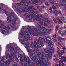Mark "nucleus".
Returning a JSON list of instances; mask_svg holds the SVG:
<instances>
[{
	"label": "nucleus",
	"instance_id": "obj_28",
	"mask_svg": "<svg viewBox=\"0 0 66 66\" xmlns=\"http://www.w3.org/2000/svg\"><path fill=\"white\" fill-rule=\"evenodd\" d=\"M9 65H10V64L6 63V64L4 65V62H3V65L4 66H9Z\"/></svg>",
	"mask_w": 66,
	"mask_h": 66
},
{
	"label": "nucleus",
	"instance_id": "obj_29",
	"mask_svg": "<svg viewBox=\"0 0 66 66\" xmlns=\"http://www.w3.org/2000/svg\"><path fill=\"white\" fill-rule=\"evenodd\" d=\"M38 45H34V47L35 48H36L37 49H38Z\"/></svg>",
	"mask_w": 66,
	"mask_h": 66
},
{
	"label": "nucleus",
	"instance_id": "obj_19",
	"mask_svg": "<svg viewBox=\"0 0 66 66\" xmlns=\"http://www.w3.org/2000/svg\"><path fill=\"white\" fill-rule=\"evenodd\" d=\"M40 28H41V29H43V30H44V32H46V31H47V30H48L46 28H45L44 27H40Z\"/></svg>",
	"mask_w": 66,
	"mask_h": 66
},
{
	"label": "nucleus",
	"instance_id": "obj_13",
	"mask_svg": "<svg viewBox=\"0 0 66 66\" xmlns=\"http://www.w3.org/2000/svg\"><path fill=\"white\" fill-rule=\"evenodd\" d=\"M32 7H33V6H31L29 7L28 8L27 10H26L27 11V12H28L29 11H32Z\"/></svg>",
	"mask_w": 66,
	"mask_h": 66
},
{
	"label": "nucleus",
	"instance_id": "obj_7",
	"mask_svg": "<svg viewBox=\"0 0 66 66\" xmlns=\"http://www.w3.org/2000/svg\"><path fill=\"white\" fill-rule=\"evenodd\" d=\"M35 33L36 32L40 36H41L42 35L41 33H43L44 32V30L41 29H38L37 28H35Z\"/></svg>",
	"mask_w": 66,
	"mask_h": 66
},
{
	"label": "nucleus",
	"instance_id": "obj_40",
	"mask_svg": "<svg viewBox=\"0 0 66 66\" xmlns=\"http://www.w3.org/2000/svg\"><path fill=\"white\" fill-rule=\"evenodd\" d=\"M49 56V57H52V54H49V53H48V55Z\"/></svg>",
	"mask_w": 66,
	"mask_h": 66
},
{
	"label": "nucleus",
	"instance_id": "obj_55",
	"mask_svg": "<svg viewBox=\"0 0 66 66\" xmlns=\"http://www.w3.org/2000/svg\"><path fill=\"white\" fill-rule=\"evenodd\" d=\"M33 53H30V55H31V56H33Z\"/></svg>",
	"mask_w": 66,
	"mask_h": 66
},
{
	"label": "nucleus",
	"instance_id": "obj_60",
	"mask_svg": "<svg viewBox=\"0 0 66 66\" xmlns=\"http://www.w3.org/2000/svg\"><path fill=\"white\" fill-rule=\"evenodd\" d=\"M44 26L45 27H47L48 26V25L47 24L45 23L44 24Z\"/></svg>",
	"mask_w": 66,
	"mask_h": 66
},
{
	"label": "nucleus",
	"instance_id": "obj_44",
	"mask_svg": "<svg viewBox=\"0 0 66 66\" xmlns=\"http://www.w3.org/2000/svg\"><path fill=\"white\" fill-rule=\"evenodd\" d=\"M50 2L51 3H52V4H53L54 3L53 1L52 0H50Z\"/></svg>",
	"mask_w": 66,
	"mask_h": 66
},
{
	"label": "nucleus",
	"instance_id": "obj_16",
	"mask_svg": "<svg viewBox=\"0 0 66 66\" xmlns=\"http://www.w3.org/2000/svg\"><path fill=\"white\" fill-rule=\"evenodd\" d=\"M11 18L10 16H8V18H7V23H10V22H11Z\"/></svg>",
	"mask_w": 66,
	"mask_h": 66
},
{
	"label": "nucleus",
	"instance_id": "obj_53",
	"mask_svg": "<svg viewBox=\"0 0 66 66\" xmlns=\"http://www.w3.org/2000/svg\"><path fill=\"white\" fill-rule=\"evenodd\" d=\"M37 9H41V7L40 6H37Z\"/></svg>",
	"mask_w": 66,
	"mask_h": 66
},
{
	"label": "nucleus",
	"instance_id": "obj_5",
	"mask_svg": "<svg viewBox=\"0 0 66 66\" xmlns=\"http://www.w3.org/2000/svg\"><path fill=\"white\" fill-rule=\"evenodd\" d=\"M27 27L28 28L27 29L28 30V31H29V33H30V34H29V33H28L27 32L25 31H24V32L23 31H21V32L23 33L22 34H24L26 35L27 36H30V35H31L32 31L30 29H30V27L29 26H27Z\"/></svg>",
	"mask_w": 66,
	"mask_h": 66
},
{
	"label": "nucleus",
	"instance_id": "obj_21",
	"mask_svg": "<svg viewBox=\"0 0 66 66\" xmlns=\"http://www.w3.org/2000/svg\"><path fill=\"white\" fill-rule=\"evenodd\" d=\"M25 3V2L24 1H21L20 2V3H21V5H24V3Z\"/></svg>",
	"mask_w": 66,
	"mask_h": 66
},
{
	"label": "nucleus",
	"instance_id": "obj_14",
	"mask_svg": "<svg viewBox=\"0 0 66 66\" xmlns=\"http://www.w3.org/2000/svg\"><path fill=\"white\" fill-rule=\"evenodd\" d=\"M27 65L28 66H33L32 65H33V63L31 62L30 61L27 62Z\"/></svg>",
	"mask_w": 66,
	"mask_h": 66
},
{
	"label": "nucleus",
	"instance_id": "obj_31",
	"mask_svg": "<svg viewBox=\"0 0 66 66\" xmlns=\"http://www.w3.org/2000/svg\"><path fill=\"white\" fill-rule=\"evenodd\" d=\"M47 33H48L49 34L50 33V32L51 31V29H50V30H47Z\"/></svg>",
	"mask_w": 66,
	"mask_h": 66
},
{
	"label": "nucleus",
	"instance_id": "obj_58",
	"mask_svg": "<svg viewBox=\"0 0 66 66\" xmlns=\"http://www.w3.org/2000/svg\"><path fill=\"white\" fill-rule=\"evenodd\" d=\"M48 38H49V39H50L51 40V39H52L51 38V37L50 36H48Z\"/></svg>",
	"mask_w": 66,
	"mask_h": 66
},
{
	"label": "nucleus",
	"instance_id": "obj_59",
	"mask_svg": "<svg viewBox=\"0 0 66 66\" xmlns=\"http://www.w3.org/2000/svg\"><path fill=\"white\" fill-rule=\"evenodd\" d=\"M64 52H62L60 54H61V55H63L64 54Z\"/></svg>",
	"mask_w": 66,
	"mask_h": 66
},
{
	"label": "nucleus",
	"instance_id": "obj_37",
	"mask_svg": "<svg viewBox=\"0 0 66 66\" xmlns=\"http://www.w3.org/2000/svg\"><path fill=\"white\" fill-rule=\"evenodd\" d=\"M53 20L55 22V23H56V22H57V21H56V19H53Z\"/></svg>",
	"mask_w": 66,
	"mask_h": 66
},
{
	"label": "nucleus",
	"instance_id": "obj_62",
	"mask_svg": "<svg viewBox=\"0 0 66 66\" xmlns=\"http://www.w3.org/2000/svg\"><path fill=\"white\" fill-rule=\"evenodd\" d=\"M7 28L8 30H10V27L9 26H7Z\"/></svg>",
	"mask_w": 66,
	"mask_h": 66
},
{
	"label": "nucleus",
	"instance_id": "obj_47",
	"mask_svg": "<svg viewBox=\"0 0 66 66\" xmlns=\"http://www.w3.org/2000/svg\"><path fill=\"white\" fill-rule=\"evenodd\" d=\"M25 48H26V49H30V47L29 46H25Z\"/></svg>",
	"mask_w": 66,
	"mask_h": 66
},
{
	"label": "nucleus",
	"instance_id": "obj_12",
	"mask_svg": "<svg viewBox=\"0 0 66 66\" xmlns=\"http://www.w3.org/2000/svg\"><path fill=\"white\" fill-rule=\"evenodd\" d=\"M34 43L35 45H43V43L42 41L41 42H40L35 41L34 42Z\"/></svg>",
	"mask_w": 66,
	"mask_h": 66
},
{
	"label": "nucleus",
	"instance_id": "obj_27",
	"mask_svg": "<svg viewBox=\"0 0 66 66\" xmlns=\"http://www.w3.org/2000/svg\"><path fill=\"white\" fill-rule=\"evenodd\" d=\"M61 5H62V6H66V4H65L64 3H62L61 4Z\"/></svg>",
	"mask_w": 66,
	"mask_h": 66
},
{
	"label": "nucleus",
	"instance_id": "obj_56",
	"mask_svg": "<svg viewBox=\"0 0 66 66\" xmlns=\"http://www.w3.org/2000/svg\"><path fill=\"white\" fill-rule=\"evenodd\" d=\"M42 24L40 23H39L38 24V26H40L41 25H42Z\"/></svg>",
	"mask_w": 66,
	"mask_h": 66
},
{
	"label": "nucleus",
	"instance_id": "obj_20",
	"mask_svg": "<svg viewBox=\"0 0 66 66\" xmlns=\"http://www.w3.org/2000/svg\"><path fill=\"white\" fill-rule=\"evenodd\" d=\"M55 5L56 6V8L57 9H59L60 7V5L59 4H55Z\"/></svg>",
	"mask_w": 66,
	"mask_h": 66
},
{
	"label": "nucleus",
	"instance_id": "obj_52",
	"mask_svg": "<svg viewBox=\"0 0 66 66\" xmlns=\"http://www.w3.org/2000/svg\"><path fill=\"white\" fill-rule=\"evenodd\" d=\"M15 60L17 62H18V61L19 60L18 59V58L17 57H16L15 58Z\"/></svg>",
	"mask_w": 66,
	"mask_h": 66
},
{
	"label": "nucleus",
	"instance_id": "obj_46",
	"mask_svg": "<svg viewBox=\"0 0 66 66\" xmlns=\"http://www.w3.org/2000/svg\"><path fill=\"white\" fill-rule=\"evenodd\" d=\"M50 12L51 13H52V14H55V12L53 11H51Z\"/></svg>",
	"mask_w": 66,
	"mask_h": 66
},
{
	"label": "nucleus",
	"instance_id": "obj_11",
	"mask_svg": "<svg viewBox=\"0 0 66 66\" xmlns=\"http://www.w3.org/2000/svg\"><path fill=\"white\" fill-rule=\"evenodd\" d=\"M31 1H28V3H33L34 4H35V3H38V1L37 0H32Z\"/></svg>",
	"mask_w": 66,
	"mask_h": 66
},
{
	"label": "nucleus",
	"instance_id": "obj_9",
	"mask_svg": "<svg viewBox=\"0 0 66 66\" xmlns=\"http://www.w3.org/2000/svg\"><path fill=\"white\" fill-rule=\"evenodd\" d=\"M10 26L11 27L12 30L15 29V27L14 26H16V21H13L12 23L10 24Z\"/></svg>",
	"mask_w": 66,
	"mask_h": 66
},
{
	"label": "nucleus",
	"instance_id": "obj_33",
	"mask_svg": "<svg viewBox=\"0 0 66 66\" xmlns=\"http://www.w3.org/2000/svg\"><path fill=\"white\" fill-rule=\"evenodd\" d=\"M52 7H51V9H52V7H53V9H56V7H55V6L54 5H53L52 6Z\"/></svg>",
	"mask_w": 66,
	"mask_h": 66
},
{
	"label": "nucleus",
	"instance_id": "obj_64",
	"mask_svg": "<svg viewBox=\"0 0 66 66\" xmlns=\"http://www.w3.org/2000/svg\"><path fill=\"white\" fill-rule=\"evenodd\" d=\"M48 20V19L46 18L45 19V21L46 22H47Z\"/></svg>",
	"mask_w": 66,
	"mask_h": 66
},
{
	"label": "nucleus",
	"instance_id": "obj_30",
	"mask_svg": "<svg viewBox=\"0 0 66 66\" xmlns=\"http://www.w3.org/2000/svg\"><path fill=\"white\" fill-rule=\"evenodd\" d=\"M29 60H32V61H34V58H31V57H29Z\"/></svg>",
	"mask_w": 66,
	"mask_h": 66
},
{
	"label": "nucleus",
	"instance_id": "obj_18",
	"mask_svg": "<svg viewBox=\"0 0 66 66\" xmlns=\"http://www.w3.org/2000/svg\"><path fill=\"white\" fill-rule=\"evenodd\" d=\"M44 51L45 53L46 54L49 53H52V52H50L49 51H47V50L46 49H44Z\"/></svg>",
	"mask_w": 66,
	"mask_h": 66
},
{
	"label": "nucleus",
	"instance_id": "obj_26",
	"mask_svg": "<svg viewBox=\"0 0 66 66\" xmlns=\"http://www.w3.org/2000/svg\"><path fill=\"white\" fill-rule=\"evenodd\" d=\"M58 39H59V40H60V39H62V40H63V41H64L65 40V39L64 38H62L61 37L59 38Z\"/></svg>",
	"mask_w": 66,
	"mask_h": 66
},
{
	"label": "nucleus",
	"instance_id": "obj_57",
	"mask_svg": "<svg viewBox=\"0 0 66 66\" xmlns=\"http://www.w3.org/2000/svg\"><path fill=\"white\" fill-rule=\"evenodd\" d=\"M33 51H34L32 49H30V52H33Z\"/></svg>",
	"mask_w": 66,
	"mask_h": 66
},
{
	"label": "nucleus",
	"instance_id": "obj_48",
	"mask_svg": "<svg viewBox=\"0 0 66 66\" xmlns=\"http://www.w3.org/2000/svg\"><path fill=\"white\" fill-rule=\"evenodd\" d=\"M54 12H56V13H58V11L57 10H54Z\"/></svg>",
	"mask_w": 66,
	"mask_h": 66
},
{
	"label": "nucleus",
	"instance_id": "obj_22",
	"mask_svg": "<svg viewBox=\"0 0 66 66\" xmlns=\"http://www.w3.org/2000/svg\"><path fill=\"white\" fill-rule=\"evenodd\" d=\"M47 23L49 25H51L52 23V21H49V20H47Z\"/></svg>",
	"mask_w": 66,
	"mask_h": 66
},
{
	"label": "nucleus",
	"instance_id": "obj_32",
	"mask_svg": "<svg viewBox=\"0 0 66 66\" xmlns=\"http://www.w3.org/2000/svg\"><path fill=\"white\" fill-rule=\"evenodd\" d=\"M42 42H46V39L42 38Z\"/></svg>",
	"mask_w": 66,
	"mask_h": 66
},
{
	"label": "nucleus",
	"instance_id": "obj_8",
	"mask_svg": "<svg viewBox=\"0 0 66 66\" xmlns=\"http://www.w3.org/2000/svg\"><path fill=\"white\" fill-rule=\"evenodd\" d=\"M4 12H5V13L7 16H9L10 17V18H12L13 17V16H14L15 15V14L13 13H11H11H9L8 15H7V14L8 13V12L7 11H4V10H3Z\"/></svg>",
	"mask_w": 66,
	"mask_h": 66
},
{
	"label": "nucleus",
	"instance_id": "obj_36",
	"mask_svg": "<svg viewBox=\"0 0 66 66\" xmlns=\"http://www.w3.org/2000/svg\"><path fill=\"white\" fill-rule=\"evenodd\" d=\"M7 29V27L5 26H4L3 28V29H4V30H5V29L6 30Z\"/></svg>",
	"mask_w": 66,
	"mask_h": 66
},
{
	"label": "nucleus",
	"instance_id": "obj_49",
	"mask_svg": "<svg viewBox=\"0 0 66 66\" xmlns=\"http://www.w3.org/2000/svg\"><path fill=\"white\" fill-rule=\"evenodd\" d=\"M43 8H46V6H45L44 5H43L41 6Z\"/></svg>",
	"mask_w": 66,
	"mask_h": 66
},
{
	"label": "nucleus",
	"instance_id": "obj_10",
	"mask_svg": "<svg viewBox=\"0 0 66 66\" xmlns=\"http://www.w3.org/2000/svg\"><path fill=\"white\" fill-rule=\"evenodd\" d=\"M22 8L21 7H20L18 9V11H20L19 12V13H22V12H27V11L26 10H23V11H21L22 10Z\"/></svg>",
	"mask_w": 66,
	"mask_h": 66
},
{
	"label": "nucleus",
	"instance_id": "obj_38",
	"mask_svg": "<svg viewBox=\"0 0 66 66\" xmlns=\"http://www.w3.org/2000/svg\"><path fill=\"white\" fill-rule=\"evenodd\" d=\"M42 35H43V36H45V35H46L47 34V33L46 32H43L42 33Z\"/></svg>",
	"mask_w": 66,
	"mask_h": 66
},
{
	"label": "nucleus",
	"instance_id": "obj_51",
	"mask_svg": "<svg viewBox=\"0 0 66 66\" xmlns=\"http://www.w3.org/2000/svg\"><path fill=\"white\" fill-rule=\"evenodd\" d=\"M59 62L60 63H63V61L60 60L59 61Z\"/></svg>",
	"mask_w": 66,
	"mask_h": 66
},
{
	"label": "nucleus",
	"instance_id": "obj_34",
	"mask_svg": "<svg viewBox=\"0 0 66 66\" xmlns=\"http://www.w3.org/2000/svg\"><path fill=\"white\" fill-rule=\"evenodd\" d=\"M61 20H62V21H64V20H65V19L64 18L62 17L61 18Z\"/></svg>",
	"mask_w": 66,
	"mask_h": 66
},
{
	"label": "nucleus",
	"instance_id": "obj_39",
	"mask_svg": "<svg viewBox=\"0 0 66 66\" xmlns=\"http://www.w3.org/2000/svg\"><path fill=\"white\" fill-rule=\"evenodd\" d=\"M57 20H58V21H59L61 23H62V21H61V20H60L59 19H57Z\"/></svg>",
	"mask_w": 66,
	"mask_h": 66
},
{
	"label": "nucleus",
	"instance_id": "obj_1",
	"mask_svg": "<svg viewBox=\"0 0 66 66\" xmlns=\"http://www.w3.org/2000/svg\"><path fill=\"white\" fill-rule=\"evenodd\" d=\"M46 57L47 59L46 58L44 59V57ZM40 59L38 61V62L39 63L37 65V66H42L44 64H46V63L48 62V60H50V58L49 56V55L48 54H46L45 53H43L41 55V56H40Z\"/></svg>",
	"mask_w": 66,
	"mask_h": 66
},
{
	"label": "nucleus",
	"instance_id": "obj_41",
	"mask_svg": "<svg viewBox=\"0 0 66 66\" xmlns=\"http://www.w3.org/2000/svg\"><path fill=\"white\" fill-rule=\"evenodd\" d=\"M24 26H23L22 27V28L23 29V30H27V29L26 28H24Z\"/></svg>",
	"mask_w": 66,
	"mask_h": 66
},
{
	"label": "nucleus",
	"instance_id": "obj_63",
	"mask_svg": "<svg viewBox=\"0 0 66 66\" xmlns=\"http://www.w3.org/2000/svg\"><path fill=\"white\" fill-rule=\"evenodd\" d=\"M2 60L3 62H4V58L3 57H2Z\"/></svg>",
	"mask_w": 66,
	"mask_h": 66
},
{
	"label": "nucleus",
	"instance_id": "obj_43",
	"mask_svg": "<svg viewBox=\"0 0 66 66\" xmlns=\"http://www.w3.org/2000/svg\"><path fill=\"white\" fill-rule=\"evenodd\" d=\"M25 45L26 46H28V45H30V44H29V43H26L25 44Z\"/></svg>",
	"mask_w": 66,
	"mask_h": 66
},
{
	"label": "nucleus",
	"instance_id": "obj_25",
	"mask_svg": "<svg viewBox=\"0 0 66 66\" xmlns=\"http://www.w3.org/2000/svg\"><path fill=\"white\" fill-rule=\"evenodd\" d=\"M43 53H44V52H43V51H40L39 53H38L39 55H40L41 54H43Z\"/></svg>",
	"mask_w": 66,
	"mask_h": 66
},
{
	"label": "nucleus",
	"instance_id": "obj_24",
	"mask_svg": "<svg viewBox=\"0 0 66 66\" xmlns=\"http://www.w3.org/2000/svg\"><path fill=\"white\" fill-rule=\"evenodd\" d=\"M37 40L38 41V42H40V43L41 42H43L42 41V38L41 37H40Z\"/></svg>",
	"mask_w": 66,
	"mask_h": 66
},
{
	"label": "nucleus",
	"instance_id": "obj_61",
	"mask_svg": "<svg viewBox=\"0 0 66 66\" xmlns=\"http://www.w3.org/2000/svg\"><path fill=\"white\" fill-rule=\"evenodd\" d=\"M27 51L28 52H30V49H28Z\"/></svg>",
	"mask_w": 66,
	"mask_h": 66
},
{
	"label": "nucleus",
	"instance_id": "obj_50",
	"mask_svg": "<svg viewBox=\"0 0 66 66\" xmlns=\"http://www.w3.org/2000/svg\"><path fill=\"white\" fill-rule=\"evenodd\" d=\"M45 4L47 6H48V5H49V4H48V2H46L45 3Z\"/></svg>",
	"mask_w": 66,
	"mask_h": 66
},
{
	"label": "nucleus",
	"instance_id": "obj_45",
	"mask_svg": "<svg viewBox=\"0 0 66 66\" xmlns=\"http://www.w3.org/2000/svg\"><path fill=\"white\" fill-rule=\"evenodd\" d=\"M0 23H1L0 24L1 25V26H2V27H3V24H2L1 23V21L0 20Z\"/></svg>",
	"mask_w": 66,
	"mask_h": 66
},
{
	"label": "nucleus",
	"instance_id": "obj_54",
	"mask_svg": "<svg viewBox=\"0 0 66 66\" xmlns=\"http://www.w3.org/2000/svg\"><path fill=\"white\" fill-rule=\"evenodd\" d=\"M21 64L22 66H23L24 65V62H22L21 63Z\"/></svg>",
	"mask_w": 66,
	"mask_h": 66
},
{
	"label": "nucleus",
	"instance_id": "obj_15",
	"mask_svg": "<svg viewBox=\"0 0 66 66\" xmlns=\"http://www.w3.org/2000/svg\"><path fill=\"white\" fill-rule=\"evenodd\" d=\"M52 44H53V42H49L48 44V46H50L51 48H53V45Z\"/></svg>",
	"mask_w": 66,
	"mask_h": 66
},
{
	"label": "nucleus",
	"instance_id": "obj_3",
	"mask_svg": "<svg viewBox=\"0 0 66 66\" xmlns=\"http://www.w3.org/2000/svg\"><path fill=\"white\" fill-rule=\"evenodd\" d=\"M6 59H8L9 58L8 61H6L4 62V65L7 63L8 64H10L12 63V61H11V56L10 54H6V56L5 57Z\"/></svg>",
	"mask_w": 66,
	"mask_h": 66
},
{
	"label": "nucleus",
	"instance_id": "obj_4",
	"mask_svg": "<svg viewBox=\"0 0 66 66\" xmlns=\"http://www.w3.org/2000/svg\"><path fill=\"white\" fill-rule=\"evenodd\" d=\"M8 49L9 52H12L13 50L15 53H18V54L19 53V50L17 49L16 47H15L14 50L13 49V47L10 46V47L8 48Z\"/></svg>",
	"mask_w": 66,
	"mask_h": 66
},
{
	"label": "nucleus",
	"instance_id": "obj_2",
	"mask_svg": "<svg viewBox=\"0 0 66 66\" xmlns=\"http://www.w3.org/2000/svg\"><path fill=\"white\" fill-rule=\"evenodd\" d=\"M42 16L41 15H39L38 14H35V16H33V18H34V19H33V20H37V21H39L41 23H43L44 22V19H41L40 18V17H42Z\"/></svg>",
	"mask_w": 66,
	"mask_h": 66
},
{
	"label": "nucleus",
	"instance_id": "obj_23",
	"mask_svg": "<svg viewBox=\"0 0 66 66\" xmlns=\"http://www.w3.org/2000/svg\"><path fill=\"white\" fill-rule=\"evenodd\" d=\"M24 7H25L26 9L27 8L26 7H28V3H25L24 4Z\"/></svg>",
	"mask_w": 66,
	"mask_h": 66
},
{
	"label": "nucleus",
	"instance_id": "obj_42",
	"mask_svg": "<svg viewBox=\"0 0 66 66\" xmlns=\"http://www.w3.org/2000/svg\"><path fill=\"white\" fill-rule=\"evenodd\" d=\"M16 5H18V6H20V5H21V4L20 3H18L16 4Z\"/></svg>",
	"mask_w": 66,
	"mask_h": 66
},
{
	"label": "nucleus",
	"instance_id": "obj_35",
	"mask_svg": "<svg viewBox=\"0 0 66 66\" xmlns=\"http://www.w3.org/2000/svg\"><path fill=\"white\" fill-rule=\"evenodd\" d=\"M46 43H48H48H49V42H50V43H51V42H51V41H50V40H47V41H46Z\"/></svg>",
	"mask_w": 66,
	"mask_h": 66
},
{
	"label": "nucleus",
	"instance_id": "obj_6",
	"mask_svg": "<svg viewBox=\"0 0 66 66\" xmlns=\"http://www.w3.org/2000/svg\"><path fill=\"white\" fill-rule=\"evenodd\" d=\"M21 37L24 38V39H22V40L24 42H25V41H28L29 39H30V40H32V39H33L32 38L30 37H29V38L26 37L25 35H24V34H22V35L21 36Z\"/></svg>",
	"mask_w": 66,
	"mask_h": 66
},
{
	"label": "nucleus",
	"instance_id": "obj_17",
	"mask_svg": "<svg viewBox=\"0 0 66 66\" xmlns=\"http://www.w3.org/2000/svg\"><path fill=\"white\" fill-rule=\"evenodd\" d=\"M35 28H34L31 29V30L32 31V32H33V35L34 36H35L36 35V34L35 33Z\"/></svg>",
	"mask_w": 66,
	"mask_h": 66
}]
</instances>
